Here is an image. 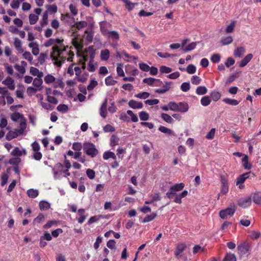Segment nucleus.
Returning <instances> with one entry per match:
<instances>
[{
    "label": "nucleus",
    "instance_id": "1",
    "mask_svg": "<svg viewBox=\"0 0 261 261\" xmlns=\"http://www.w3.org/2000/svg\"><path fill=\"white\" fill-rule=\"evenodd\" d=\"M66 48L61 49L57 45L53 47V51L50 54V57L53 60L55 61V64L58 66H61L62 64L67 60L69 62H72L73 57H69L67 59L66 57L62 56V52L65 51Z\"/></svg>",
    "mask_w": 261,
    "mask_h": 261
},
{
    "label": "nucleus",
    "instance_id": "2",
    "mask_svg": "<svg viewBox=\"0 0 261 261\" xmlns=\"http://www.w3.org/2000/svg\"><path fill=\"white\" fill-rule=\"evenodd\" d=\"M83 150L88 156L91 158H95L99 153L95 144L91 142H85L83 144Z\"/></svg>",
    "mask_w": 261,
    "mask_h": 261
},
{
    "label": "nucleus",
    "instance_id": "3",
    "mask_svg": "<svg viewBox=\"0 0 261 261\" xmlns=\"http://www.w3.org/2000/svg\"><path fill=\"white\" fill-rule=\"evenodd\" d=\"M185 187L184 183L176 184L170 188L169 191L166 193V196L169 199H171L176 194V192L182 190Z\"/></svg>",
    "mask_w": 261,
    "mask_h": 261
},
{
    "label": "nucleus",
    "instance_id": "4",
    "mask_svg": "<svg viewBox=\"0 0 261 261\" xmlns=\"http://www.w3.org/2000/svg\"><path fill=\"white\" fill-rule=\"evenodd\" d=\"M238 253L241 257L244 256H248L250 254L251 246L249 243H244L238 245Z\"/></svg>",
    "mask_w": 261,
    "mask_h": 261
},
{
    "label": "nucleus",
    "instance_id": "5",
    "mask_svg": "<svg viewBox=\"0 0 261 261\" xmlns=\"http://www.w3.org/2000/svg\"><path fill=\"white\" fill-rule=\"evenodd\" d=\"M236 211L234 206L226 208L219 212V216L222 219H227L228 217L233 216Z\"/></svg>",
    "mask_w": 261,
    "mask_h": 261
},
{
    "label": "nucleus",
    "instance_id": "6",
    "mask_svg": "<svg viewBox=\"0 0 261 261\" xmlns=\"http://www.w3.org/2000/svg\"><path fill=\"white\" fill-rule=\"evenodd\" d=\"M256 177V175L251 172H248L245 173L242 175H240L237 179L236 185L243 184L245 181L248 178H254Z\"/></svg>",
    "mask_w": 261,
    "mask_h": 261
},
{
    "label": "nucleus",
    "instance_id": "7",
    "mask_svg": "<svg viewBox=\"0 0 261 261\" xmlns=\"http://www.w3.org/2000/svg\"><path fill=\"white\" fill-rule=\"evenodd\" d=\"M65 170V164L63 165L61 163H57L53 167L52 170L55 177L63 173Z\"/></svg>",
    "mask_w": 261,
    "mask_h": 261
},
{
    "label": "nucleus",
    "instance_id": "8",
    "mask_svg": "<svg viewBox=\"0 0 261 261\" xmlns=\"http://www.w3.org/2000/svg\"><path fill=\"white\" fill-rule=\"evenodd\" d=\"M173 83L172 82H166L165 84L163 85V88L155 90V92L159 94H163L168 91L171 88Z\"/></svg>",
    "mask_w": 261,
    "mask_h": 261
},
{
    "label": "nucleus",
    "instance_id": "9",
    "mask_svg": "<svg viewBox=\"0 0 261 261\" xmlns=\"http://www.w3.org/2000/svg\"><path fill=\"white\" fill-rule=\"evenodd\" d=\"M107 103L108 99L105 98L99 110L100 115L103 118H106L107 116Z\"/></svg>",
    "mask_w": 261,
    "mask_h": 261
},
{
    "label": "nucleus",
    "instance_id": "10",
    "mask_svg": "<svg viewBox=\"0 0 261 261\" xmlns=\"http://www.w3.org/2000/svg\"><path fill=\"white\" fill-rule=\"evenodd\" d=\"M251 204V198L248 197L246 198H241L238 201V204L240 206L246 208L249 206Z\"/></svg>",
    "mask_w": 261,
    "mask_h": 261
},
{
    "label": "nucleus",
    "instance_id": "11",
    "mask_svg": "<svg viewBox=\"0 0 261 261\" xmlns=\"http://www.w3.org/2000/svg\"><path fill=\"white\" fill-rule=\"evenodd\" d=\"M189 109L188 104L186 102H179L177 103V112L186 113Z\"/></svg>",
    "mask_w": 261,
    "mask_h": 261
},
{
    "label": "nucleus",
    "instance_id": "12",
    "mask_svg": "<svg viewBox=\"0 0 261 261\" xmlns=\"http://www.w3.org/2000/svg\"><path fill=\"white\" fill-rule=\"evenodd\" d=\"M188 192L187 190H184L181 193L178 194H177L176 193V194L174 195L175 196V197L174 199V202L178 204L181 203V199L186 197L188 195Z\"/></svg>",
    "mask_w": 261,
    "mask_h": 261
},
{
    "label": "nucleus",
    "instance_id": "13",
    "mask_svg": "<svg viewBox=\"0 0 261 261\" xmlns=\"http://www.w3.org/2000/svg\"><path fill=\"white\" fill-rule=\"evenodd\" d=\"M3 84L6 85L8 88L13 90L15 89V84L14 80L10 77H7L5 80L2 82Z\"/></svg>",
    "mask_w": 261,
    "mask_h": 261
},
{
    "label": "nucleus",
    "instance_id": "14",
    "mask_svg": "<svg viewBox=\"0 0 261 261\" xmlns=\"http://www.w3.org/2000/svg\"><path fill=\"white\" fill-rule=\"evenodd\" d=\"M64 158L65 170L63 173H65V175H64V177H67L70 176V173L69 172V169L71 168V165L70 161L67 159L66 155H64Z\"/></svg>",
    "mask_w": 261,
    "mask_h": 261
},
{
    "label": "nucleus",
    "instance_id": "15",
    "mask_svg": "<svg viewBox=\"0 0 261 261\" xmlns=\"http://www.w3.org/2000/svg\"><path fill=\"white\" fill-rule=\"evenodd\" d=\"M85 210L84 208H80L77 211V215L79 217L77 219L78 222L80 224L83 223L86 219V215H85Z\"/></svg>",
    "mask_w": 261,
    "mask_h": 261
},
{
    "label": "nucleus",
    "instance_id": "16",
    "mask_svg": "<svg viewBox=\"0 0 261 261\" xmlns=\"http://www.w3.org/2000/svg\"><path fill=\"white\" fill-rule=\"evenodd\" d=\"M129 107L132 109H141L143 107V105L141 102H138L135 100H130L128 103Z\"/></svg>",
    "mask_w": 261,
    "mask_h": 261
},
{
    "label": "nucleus",
    "instance_id": "17",
    "mask_svg": "<svg viewBox=\"0 0 261 261\" xmlns=\"http://www.w3.org/2000/svg\"><path fill=\"white\" fill-rule=\"evenodd\" d=\"M253 55L252 54H249L246 56L241 61L239 66L240 67H245L252 59Z\"/></svg>",
    "mask_w": 261,
    "mask_h": 261
},
{
    "label": "nucleus",
    "instance_id": "18",
    "mask_svg": "<svg viewBox=\"0 0 261 261\" xmlns=\"http://www.w3.org/2000/svg\"><path fill=\"white\" fill-rule=\"evenodd\" d=\"M221 191L222 194H226L228 192V185L227 180L224 177H221Z\"/></svg>",
    "mask_w": 261,
    "mask_h": 261
},
{
    "label": "nucleus",
    "instance_id": "19",
    "mask_svg": "<svg viewBox=\"0 0 261 261\" xmlns=\"http://www.w3.org/2000/svg\"><path fill=\"white\" fill-rule=\"evenodd\" d=\"M186 245L185 243H180L177 245L174 254L176 256H178L185 250Z\"/></svg>",
    "mask_w": 261,
    "mask_h": 261
},
{
    "label": "nucleus",
    "instance_id": "20",
    "mask_svg": "<svg viewBox=\"0 0 261 261\" xmlns=\"http://www.w3.org/2000/svg\"><path fill=\"white\" fill-rule=\"evenodd\" d=\"M144 83L147 84L149 86H152L155 82L162 84V82L159 79H155L152 77L145 78L143 80Z\"/></svg>",
    "mask_w": 261,
    "mask_h": 261
},
{
    "label": "nucleus",
    "instance_id": "21",
    "mask_svg": "<svg viewBox=\"0 0 261 261\" xmlns=\"http://www.w3.org/2000/svg\"><path fill=\"white\" fill-rule=\"evenodd\" d=\"M85 51L87 54L88 57L89 56L90 61H93L95 56V50L94 49L93 46H89Z\"/></svg>",
    "mask_w": 261,
    "mask_h": 261
},
{
    "label": "nucleus",
    "instance_id": "22",
    "mask_svg": "<svg viewBox=\"0 0 261 261\" xmlns=\"http://www.w3.org/2000/svg\"><path fill=\"white\" fill-rule=\"evenodd\" d=\"M245 52V48L244 47H239L237 48L234 51V56L235 57L240 58L243 56Z\"/></svg>",
    "mask_w": 261,
    "mask_h": 261
},
{
    "label": "nucleus",
    "instance_id": "23",
    "mask_svg": "<svg viewBox=\"0 0 261 261\" xmlns=\"http://www.w3.org/2000/svg\"><path fill=\"white\" fill-rule=\"evenodd\" d=\"M14 46L19 53H22L23 51V49L21 46V42L19 39L15 38Z\"/></svg>",
    "mask_w": 261,
    "mask_h": 261
},
{
    "label": "nucleus",
    "instance_id": "24",
    "mask_svg": "<svg viewBox=\"0 0 261 261\" xmlns=\"http://www.w3.org/2000/svg\"><path fill=\"white\" fill-rule=\"evenodd\" d=\"M243 166L245 169L250 170L252 167L251 164L248 162V157L245 155L242 159Z\"/></svg>",
    "mask_w": 261,
    "mask_h": 261
},
{
    "label": "nucleus",
    "instance_id": "25",
    "mask_svg": "<svg viewBox=\"0 0 261 261\" xmlns=\"http://www.w3.org/2000/svg\"><path fill=\"white\" fill-rule=\"evenodd\" d=\"M30 73L34 75H37L38 77H41L43 76V73L39 70L37 68L31 67L30 69Z\"/></svg>",
    "mask_w": 261,
    "mask_h": 261
},
{
    "label": "nucleus",
    "instance_id": "26",
    "mask_svg": "<svg viewBox=\"0 0 261 261\" xmlns=\"http://www.w3.org/2000/svg\"><path fill=\"white\" fill-rule=\"evenodd\" d=\"M110 57V51L108 49L102 50L100 52V59L102 61H107Z\"/></svg>",
    "mask_w": 261,
    "mask_h": 261
},
{
    "label": "nucleus",
    "instance_id": "27",
    "mask_svg": "<svg viewBox=\"0 0 261 261\" xmlns=\"http://www.w3.org/2000/svg\"><path fill=\"white\" fill-rule=\"evenodd\" d=\"M106 33L108 35L109 37H111L113 40H117L119 39V35L116 31H106Z\"/></svg>",
    "mask_w": 261,
    "mask_h": 261
},
{
    "label": "nucleus",
    "instance_id": "28",
    "mask_svg": "<svg viewBox=\"0 0 261 261\" xmlns=\"http://www.w3.org/2000/svg\"><path fill=\"white\" fill-rule=\"evenodd\" d=\"M103 158L105 160H107L110 158H112L114 160H116V156L114 152L110 151H107L103 153Z\"/></svg>",
    "mask_w": 261,
    "mask_h": 261
},
{
    "label": "nucleus",
    "instance_id": "29",
    "mask_svg": "<svg viewBox=\"0 0 261 261\" xmlns=\"http://www.w3.org/2000/svg\"><path fill=\"white\" fill-rule=\"evenodd\" d=\"M233 41V39L231 36H228L226 37H222L220 40L221 43L223 45H226L230 44Z\"/></svg>",
    "mask_w": 261,
    "mask_h": 261
},
{
    "label": "nucleus",
    "instance_id": "30",
    "mask_svg": "<svg viewBox=\"0 0 261 261\" xmlns=\"http://www.w3.org/2000/svg\"><path fill=\"white\" fill-rule=\"evenodd\" d=\"M39 206L40 210L44 211L48 210L50 207V204L47 201H41L39 202Z\"/></svg>",
    "mask_w": 261,
    "mask_h": 261
},
{
    "label": "nucleus",
    "instance_id": "31",
    "mask_svg": "<svg viewBox=\"0 0 261 261\" xmlns=\"http://www.w3.org/2000/svg\"><path fill=\"white\" fill-rule=\"evenodd\" d=\"M87 25V23L86 21H80L76 22L73 25H72V27H75L76 29L80 30L86 27Z\"/></svg>",
    "mask_w": 261,
    "mask_h": 261
},
{
    "label": "nucleus",
    "instance_id": "32",
    "mask_svg": "<svg viewBox=\"0 0 261 261\" xmlns=\"http://www.w3.org/2000/svg\"><path fill=\"white\" fill-rule=\"evenodd\" d=\"M18 136V133L16 131H9L6 134V139L8 140H11L13 139L16 138Z\"/></svg>",
    "mask_w": 261,
    "mask_h": 261
},
{
    "label": "nucleus",
    "instance_id": "33",
    "mask_svg": "<svg viewBox=\"0 0 261 261\" xmlns=\"http://www.w3.org/2000/svg\"><path fill=\"white\" fill-rule=\"evenodd\" d=\"M117 83V82L114 80L111 75L105 79V84L107 86H114Z\"/></svg>",
    "mask_w": 261,
    "mask_h": 261
},
{
    "label": "nucleus",
    "instance_id": "34",
    "mask_svg": "<svg viewBox=\"0 0 261 261\" xmlns=\"http://www.w3.org/2000/svg\"><path fill=\"white\" fill-rule=\"evenodd\" d=\"M207 92V89L205 86H199L197 88L196 93L197 95H204Z\"/></svg>",
    "mask_w": 261,
    "mask_h": 261
},
{
    "label": "nucleus",
    "instance_id": "35",
    "mask_svg": "<svg viewBox=\"0 0 261 261\" xmlns=\"http://www.w3.org/2000/svg\"><path fill=\"white\" fill-rule=\"evenodd\" d=\"M43 83L41 77H36L35 78L33 82V85L36 87L39 88H41L42 89V87L41 86Z\"/></svg>",
    "mask_w": 261,
    "mask_h": 261
},
{
    "label": "nucleus",
    "instance_id": "36",
    "mask_svg": "<svg viewBox=\"0 0 261 261\" xmlns=\"http://www.w3.org/2000/svg\"><path fill=\"white\" fill-rule=\"evenodd\" d=\"M212 99L215 101H218L221 97V94L219 92L216 91H212L210 94Z\"/></svg>",
    "mask_w": 261,
    "mask_h": 261
},
{
    "label": "nucleus",
    "instance_id": "37",
    "mask_svg": "<svg viewBox=\"0 0 261 261\" xmlns=\"http://www.w3.org/2000/svg\"><path fill=\"white\" fill-rule=\"evenodd\" d=\"M27 194L29 197L34 198L38 196L39 192L37 190L30 189L27 191Z\"/></svg>",
    "mask_w": 261,
    "mask_h": 261
},
{
    "label": "nucleus",
    "instance_id": "38",
    "mask_svg": "<svg viewBox=\"0 0 261 261\" xmlns=\"http://www.w3.org/2000/svg\"><path fill=\"white\" fill-rule=\"evenodd\" d=\"M74 158L76 160H79V161L84 163L86 161L85 158L82 157V152L81 151H75L74 153Z\"/></svg>",
    "mask_w": 261,
    "mask_h": 261
},
{
    "label": "nucleus",
    "instance_id": "39",
    "mask_svg": "<svg viewBox=\"0 0 261 261\" xmlns=\"http://www.w3.org/2000/svg\"><path fill=\"white\" fill-rule=\"evenodd\" d=\"M161 118L167 123H172L173 122V118L167 114L162 113L161 114Z\"/></svg>",
    "mask_w": 261,
    "mask_h": 261
},
{
    "label": "nucleus",
    "instance_id": "40",
    "mask_svg": "<svg viewBox=\"0 0 261 261\" xmlns=\"http://www.w3.org/2000/svg\"><path fill=\"white\" fill-rule=\"evenodd\" d=\"M200 102L203 106L206 107L210 104L211 100L208 96H205L201 98Z\"/></svg>",
    "mask_w": 261,
    "mask_h": 261
},
{
    "label": "nucleus",
    "instance_id": "41",
    "mask_svg": "<svg viewBox=\"0 0 261 261\" xmlns=\"http://www.w3.org/2000/svg\"><path fill=\"white\" fill-rule=\"evenodd\" d=\"M205 250L204 247H201L199 245H195L193 249V254H196L198 253H201L204 252Z\"/></svg>",
    "mask_w": 261,
    "mask_h": 261
},
{
    "label": "nucleus",
    "instance_id": "42",
    "mask_svg": "<svg viewBox=\"0 0 261 261\" xmlns=\"http://www.w3.org/2000/svg\"><path fill=\"white\" fill-rule=\"evenodd\" d=\"M41 88L37 89L32 87H29L27 89V93L29 96H32L34 94L36 93L38 91H41Z\"/></svg>",
    "mask_w": 261,
    "mask_h": 261
},
{
    "label": "nucleus",
    "instance_id": "43",
    "mask_svg": "<svg viewBox=\"0 0 261 261\" xmlns=\"http://www.w3.org/2000/svg\"><path fill=\"white\" fill-rule=\"evenodd\" d=\"M156 217V214L152 213L151 215L146 216L143 220V223H147L153 220Z\"/></svg>",
    "mask_w": 261,
    "mask_h": 261
},
{
    "label": "nucleus",
    "instance_id": "44",
    "mask_svg": "<svg viewBox=\"0 0 261 261\" xmlns=\"http://www.w3.org/2000/svg\"><path fill=\"white\" fill-rule=\"evenodd\" d=\"M223 261H237L236 255L232 253H227Z\"/></svg>",
    "mask_w": 261,
    "mask_h": 261
},
{
    "label": "nucleus",
    "instance_id": "45",
    "mask_svg": "<svg viewBox=\"0 0 261 261\" xmlns=\"http://www.w3.org/2000/svg\"><path fill=\"white\" fill-rule=\"evenodd\" d=\"M123 64L121 63H118L116 68L117 73L119 76H124V73L122 69Z\"/></svg>",
    "mask_w": 261,
    "mask_h": 261
},
{
    "label": "nucleus",
    "instance_id": "46",
    "mask_svg": "<svg viewBox=\"0 0 261 261\" xmlns=\"http://www.w3.org/2000/svg\"><path fill=\"white\" fill-rule=\"evenodd\" d=\"M159 130L162 133L167 134L169 135H172L173 134V132L172 130L162 125L159 127Z\"/></svg>",
    "mask_w": 261,
    "mask_h": 261
},
{
    "label": "nucleus",
    "instance_id": "47",
    "mask_svg": "<svg viewBox=\"0 0 261 261\" xmlns=\"http://www.w3.org/2000/svg\"><path fill=\"white\" fill-rule=\"evenodd\" d=\"M196 42H193L191 43H190L189 44H188L186 47H185V48L183 49V50L184 52H188L189 51H191L192 50H193L195 48L196 46Z\"/></svg>",
    "mask_w": 261,
    "mask_h": 261
},
{
    "label": "nucleus",
    "instance_id": "48",
    "mask_svg": "<svg viewBox=\"0 0 261 261\" xmlns=\"http://www.w3.org/2000/svg\"><path fill=\"white\" fill-rule=\"evenodd\" d=\"M24 0H12L11 3V7L13 9H17L19 7L20 3Z\"/></svg>",
    "mask_w": 261,
    "mask_h": 261
},
{
    "label": "nucleus",
    "instance_id": "49",
    "mask_svg": "<svg viewBox=\"0 0 261 261\" xmlns=\"http://www.w3.org/2000/svg\"><path fill=\"white\" fill-rule=\"evenodd\" d=\"M72 148L76 151H80L82 148L83 149V145L81 143L74 142L73 143Z\"/></svg>",
    "mask_w": 261,
    "mask_h": 261
},
{
    "label": "nucleus",
    "instance_id": "50",
    "mask_svg": "<svg viewBox=\"0 0 261 261\" xmlns=\"http://www.w3.org/2000/svg\"><path fill=\"white\" fill-rule=\"evenodd\" d=\"M44 219H45L44 216L42 214L40 213L38 215V216L34 219L33 223L34 224L35 223H40L44 221Z\"/></svg>",
    "mask_w": 261,
    "mask_h": 261
},
{
    "label": "nucleus",
    "instance_id": "51",
    "mask_svg": "<svg viewBox=\"0 0 261 261\" xmlns=\"http://www.w3.org/2000/svg\"><path fill=\"white\" fill-rule=\"evenodd\" d=\"M224 102L226 103L231 105V106H237L238 105V101L236 99H232L230 98H225L223 100Z\"/></svg>",
    "mask_w": 261,
    "mask_h": 261
},
{
    "label": "nucleus",
    "instance_id": "52",
    "mask_svg": "<svg viewBox=\"0 0 261 261\" xmlns=\"http://www.w3.org/2000/svg\"><path fill=\"white\" fill-rule=\"evenodd\" d=\"M29 18L30 23L31 24H34L37 22V21L38 19V17L35 14H31L29 15Z\"/></svg>",
    "mask_w": 261,
    "mask_h": 261
},
{
    "label": "nucleus",
    "instance_id": "53",
    "mask_svg": "<svg viewBox=\"0 0 261 261\" xmlns=\"http://www.w3.org/2000/svg\"><path fill=\"white\" fill-rule=\"evenodd\" d=\"M160 71L162 73H169L172 71V69L169 67L162 65L160 67Z\"/></svg>",
    "mask_w": 261,
    "mask_h": 261
},
{
    "label": "nucleus",
    "instance_id": "54",
    "mask_svg": "<svg viewBox=\"0 0 261 261\" xmlns=\"http://www.w3.org/2000/svg\"><path fill=\"white\" fill-rule=\"evenodd\" d=\"M127 114L131 117V120L134 122L138 121V118L136 114H134L132 111L127 110Z\"/></svg>",
    "mask_w": 261,
    "mask_h": 261
},
{
    "label": "nucleus",
    "instance_id": "55",
    "mask_svg": "<svg viewBox=\"0 0 261 261\" xmlns=\"http://www.w3.org/2000/svg\"><path fill=\"white\" fill-rule=\"evenodd\" d=\"M48 23V15L47 12L43 14L42 19L41 21V25L42 27H44Z\"/></svg>",
    "mask_w": 261,
    "mask_h": 261
},
{
    "label": "nucleus",
    "instance_id": "56",
    "mask_svg": "<svg viewBox=\"0 0 261 261\" xmlns=\"http://www.w3.org/2000/svg\"><path fill=\"white\" fill-rule=\"evenodd\" d=\"M149 95L150 94L149 93L147 92H142L135 95V96L141 99H146L148 98Z\"/></svg>",
    "mask_w": 261,
    "mask_h": 261
},
{
    "label": "nucleus",
    "instance_id": "57",
    "mask_svg": "<svg viewBox=\"0 0 261 261\" xmlns=\"http://www.w3.org/2000/svg\"><path fill=\"white\" fill-rule=\"evenodd\" d=\"M221 56L219 54H215L213 55L211 58V60L215 63H219L220 61Z\"/></svg>",
    "mask_w": 261,
    "mask_h": 261
},
{
    "label": "nucleus",
    "instance_id": "58",
    "mask_svg": "<svg viewBox=\"0 0 261 261\" xmlns=\"http://www.w3.org/2000/svg\"><path fill=\"white\" fill-rule=\"evenodd\" d=\"M139 117L141 120L146 121L149 119V114L145 111H141L139 113Z\"/></svg>",
    "mask_w": 261,
    "mask_h": 261
},
{
    "label": "nucleus",
    "instance_id": "59",
    "mask_svg": "<svg viewBox=\"0 0 261 261\" xmlns=\"http://www.w3.org/2000/svg\"><path fill=\"white\" fill-rule=\"evenodd\" d=\"M47 55L46 53H41L38 57V61L41 65H42L47 58Z\"/></svg>",
    "mask_w": 261,
    "mask_h": 261
},
{
    "label": "nucleus",
    "instance_id": "60",
    "mask_svg": "<svg viewBox=\"0 0 261 261\" xmlns=\"http://www.w3.org/2000/svg\"><path fill=\"white\" fill-rule=\"evenodd\" d=\"M253 201L257 204L261 203V196L259 193H254L253 196Z\"/></svg>",
    "mask_w": 261,
    "mask_h": 261
},
{
    "label": "nucleus",
    "instance_id": "61",
    "mask_svg": "<svg viewBox=\"0 0 261 261\" xmlns=\"http://www.w3.org/2000/svg\"><path fill=\"white\" fill-rule=\"evenodd\" d=\"M186 71L189 74H194L196 72V67L193 64H190L187 66Z\"/></svg>",
    "mask_w": 261,
    "mask_h": 261
},
{
    "label": "nucleus",
    "instance_id": "62",
    "mask_svg": "<svg viewBox=\"0 0 261 261\" xmlns=\"http://www.w3.org/2000/svg\"><path fill=\"white\" fill-rule=\"evenodd\" d=\"M55 78L51 74H47L44 77V81L46 84H50L54 82Z\"/></svg>",
    "mask_w": 261,
    "mask_h": 261
},
{
    "label": "nucleus",
    "instance_id": "63",
    "mask_svg": "<svg viewBox=\"0 0 261 261\" xmlns=\"http://www.w3.org/2000/svg\"><path fill=\"white\" fill-rule=\"evenodd\" d=\"M46 7L47 10L51 13H55L57 12L58 7L56 5H47Z\"/></svg>",
    "mask_w": 261,
    "mask_h": 261
},
{
    "label": "nucleus",
    "instance_id": "64",
    "mask_svg": "<svg viewBox=\"0 0 261 261\" xmlns=\"http://www.w3.org/2000/svg\"><path fill=\"white\" fill-rule=\"evenodd\" d=\"M139 66L140 69L143 71L147 72V71H149V70L150 69V67H149V65H148L147 64H146L144 63H140L139 64Z\"/></svg>",
    "mask_w": 261,
    "mask_h": 261
}]
</instances>
